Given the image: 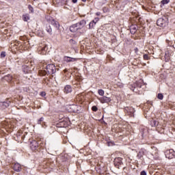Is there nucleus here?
<instances>
[{
    "label": "nucleus",
    "mask_w": 175,
    "mask_h": 175,
    "mask_svg": "<svg viewBox=\"0 0 175 175\" xmlns=\"http://www.w3.org/2000/svg\"><path fill=\"white\" fill-rule=\"evenodd\" d=\"M86 24L87 22L85 20H81V21L71 25L70 27V32H77L79 35H81L82 33H84V31L81 29L85 27Z\"/></svg>",
    "instance_id": "obj_1"
},
{
    "label": "nucleus",
    "mask_w": 175,
    "mask_h": 175,
    "mask_svg": "<svg viewBox=\"0 0 175 175\" xmlns=\"http://www.w3.org/2000/svg\"><path fill=\"white\" fill-rule=\"evenodd\" d=\"M44 69L40 70L38 74L40 76H46V75H54L57 72V68L54 64H45L43 66Z\"/></svg>",
    "instance_id": "obj_2"
},
{
    "label": "nucleus",
    "mask_w": 175,
    "mask_h": 175,
    "mask_svg": "<svg viewBox=\"0 0 175 175\" xmlns=\"http://www.w3.org/2000/svg\"><path fill=\"white\" fill-rule=\"evenodd\" d=\"M44 146V144L42 141L33 140L30 142V148L34 152L40 151V149L43 148Z\"/></svg>",
    "instance_id": "obj_3"
},
{
    "label": "nucleus",
    "mask_w": 175,
    "mask_h": 175,
    "mask_svg": "<svg viewBox=\"0 0 175 175\" xmlns=\"http://www.w3.org/2000/svg\"><path fill=\"white\" fill-rule=\"evenodd\" d=\"M69 124H70V122L68 119H65V120L60 121L59 123L56 124V125H53L52 126V128H54L55 131L56 132H58L59 128H66V126H68V125H69Z\"/></svg>",
    "instance_id": "obj_4"
},
{
    "label": "nucleus",
    "mask_w": 175,
    "mask_h": 175,
    "mask_svg": "<svg viewBox=\"0 0 175 175\" xmlns=\"http://www.w3.org/2000/svg\"><path fill=\"white\" fill-rule=\"evenodd\" d=\"M4 79L6 80V81H8V83H10V81L15 83V84H18L20 83L18 78L16 76L12 77V75H8L4 77Z\"/></svg>",
    "instance_id": "obj_5"
},
{
    "label": "nucleus",
    "mask_w": 175,
    "mask_h": 175,
    "mask_svg": "<svg viewBox=\"0 0 175 175\" xmlns=\"http://www.w3.org/2000/svg\"><path fill=\"white\" fill-rule=\"evenodd\" d=\"M12 47H15L16 50H25V48L23 45V42L18 40H15L12 44Z\"/></svg>",
    "instance_id": "obj_6"
},
{
    "label": "nucleus",
    "mask_w": 175,
    "mask_h": 175,
    "mask_svg": "<svg viewBox=\"0 0 175 175\" xmlns=\"http://www.w3.org/2000/svg\"><path fill=\"white\" fill-rule=\"evenodd\" d=\"M157 25L158 27H166V25H167V18H159L157 21Z\"/></svg>",
    "instance_id": "obj_7"
},
{
    "label": "nucleus",
    "mask_w": 175,
    "mask_h": 175,
    "mask_svg": "<svg viewBox=\"0 0 175 175\" xmlns=\"http://www.w3.org/2000/svg\"><path fill=\"white\" fill-rule=\"evenodd\" d=\"M81 80H83L81 77L76 76L75 80L72 81V85H77L75 86V88H81V86L80 85V82Z\"/></svg>",
    "instance_id": "obj_8"
},
{
    "label": "nucleus",
    "mask_w": 175,
    "mask_h": 175,
    "mask_svg": "<svg viewBox=\"0 0 175 175\" xmlns=\"http://www.w3.org/2000/svg\"><path fill=\"white\" fill-rule=\"evenodd\" d=\"M46 20L50 23L55 28H59V23L54 19L53 18H51L50 16H46Z\"/></svg>",
    "instance_id": "obj_9"
},
{
    "label": "nucleus",
    "mask_w": 175,
    "mask_h": 175,
    "mask_svg": "<svg viewBox=\"0 0 175 175\" xmlns=\"http://www.w3.org/2000/svg\"><path fill=\"white\" fill-rule=\"evenodd\" d=\"M24 137H25V134H23V132H16V133L14 135V139L16 141L23 140Z\"/></svg>",
    "instance_id": "obj_10"
},
{
    "label": "nucleus",
    "mask_w": 175,
    "mask_h": 175,
    "mask_svg": "<svg viewBox=\"0 0 175 175\" xmlns=\"http://www.w3.org/2000/svg\"><path fill=\"white\" fill-rule=\"evenodd\" d=\"M113 165L118 169H120V166L122 165V159L121 157L115 158L113 161Z\"/></svg>",
    "instance_id": "obj_11"
},
{
    "label": "nucleus",
    "mask_w": 175,
    "mask_h": 175,
    "mask_svg": "<svg viewBox=\"0 0 175 175\" xmlns=\"http://www.w3.org/2000/svg\"><path fill=\"white\" fill-rule=\"evenodd\" d=\"M10 105V101L6 100L3 102H0V110H5V109H8Z\"/></svg>",
    "instance_id": "obj_12"
},
{
    "label": "nucleus",
    "mask_w": 175,
    "mask_h": 175,
    "mask_svg": "<svg viewBox=\"0 0 175 175\" xmlns=\"http://www.w3.org/2000/svg\"><path fill=\"white\" fill-rule=\"evenodd\" d=\"M165 157L166 158H168V159H173V158L174 157V150H173L172 149L167 150L165 152Z\"/></svg>",
    "instance_id": "obj_13"
},
{
    "label": "nucleus",
    "mask_w": 175,
    "mask_h": 175,
    "mask_svg": "<svg viewBox=\"0 0 175 175\" xmlns=\"http://www.w3.org/2000/svg\"><path fill=\"white\" fill-rule=\"evenodd\" d=\"M12 169H14L15 172H20L23 169L21 167V165H20V163H12Z\"/></svg>",
    "instance_id": "obj_14"
},
{
    "label": "nucleus",
    "mask_w": 175,
    "mask_h": 175,
    "mask_svg": "<svg viewBox=\"0 0 175 175\" xmlns=\"http://www.w3.org/2000/svg\"><path fill=\"white\" fill-rule=\"evenodd\" d=\"M64 94H70L73 91V89L72 88V86L70 85H66L64 90H63Z\"/></svg>",
    "instance_id": "obj_15"
},
{
    "label": "nucleus",
    "mask_w": 175,
    "mask_h": 175,
    "mask_svg": "<svg viewBox=\"0 0 175 175\" xmlns=\"http://www.w3.org/2000/svg\"><path fill=\"white\" fill-rule=\"evenodd\" d=\"M47 45H44L42 47L39 48V53L42 55H44L47 53Z\"/></svg>",
    "instance_id": "obj_16"
},
{
    "label": "nucleus",
    "mask_w": 175,
    "mask_h": 175,
    "mask_svg": "<svg viewBox=\"0 0 175 175\" xmlns=\"http://www.w3.org/2000/svg\"><path fill=\"white\" fill-rule=\"evenodd\" d=\"M85 100V95L84 93H81L77 96V100L79 102H84Z\"/></svg>",
    "instance_id": "obj_17"
},
{
    "label": "nucleus",
    "mask_w": 175,
    "mask_h": 175,
    "mask_svg": "<svg viewBox=\"0 0 175 175\" xmlns=\"http://www.w3.org/2000/svg\"><path fill=\"white\" fill-rule=\"evenodd\" d=\"M37 124L42 125V128H46V122H44V118L42 117L37 120Z\"/></svg>",
    "instance_id": "obj_18"
},
{
    "label": "nucleus",
    "mask_w": 175,
    "mask_h": 175,
    "mask_svg": "<svg viewBox=\"0 0 175 175\" xmlns=\"http://www.w3.org/2000/svg\"><path fill=\"white\" fill-rule=\"evenodd\" d=\"M98 100L101 103H109V102H110V98L107 96L100 97Z\"/></svg>",
    "instance_id": "obj_19"
},
{
    "label": "nucleus",
    "mask_w": 175,
    "mask_h": 175,
    "mask_svg": "<svg viewBox=\"0 0 175 175\" xmlns=\"http://www.w3.org/2000/svg\"><path fill=\"white\" fill-rule=\"evenodd\" d=\"M130 31H131V33H132V35H135V33H136V31H137V25H132L130 27Z\"/></svg>",
    "instance_id": "obj_20"
},
{
    "label": "nucleus",
    "mask_w": 175,
    "mask_h": 175,
    "mask_svg": "<svg viewBox=\"0 0 175 175\" xmlns=\"http://www.w3.org/2000/svg\"><path fill=\"white\" fill-rule=\"evenodd\" d=\"M64 60L66 61V62H76V61H77V59L66 56L64 57Z\"/></svg>",
    "instance_id": "obj_21"
},
{
    "label": "nucleus",
    "mask_w": 175,
    "mask_h": 175,
    "mask_svg": "<svg viewBox=\"0 0 175 175\" xmlns=\"http://www.w3.org/2000/svg\"><path fill=\"white\" fill-rule=\"evenodd\" d=\"M23 72L27 75V73H29L31 72V69L29 68V66L24 65L23 66Z\"/></svg>",
    "instance_id": "obj_22"
},
{
    "label": "nucleus",
    "mask_w": 175,
    "mask_h": 175,
    "mask_svg": "<svg viewBox=\"0 0 175 175\" xmlns=\"http://www.w3.org/2000/svg\"><path fill=\"white\" fill-rule=\"evenodd\" d=\"M70 109H71L72 113H79V107L76 105H70Z\"/></svg>",
    "instance_id": "obj_23"
},
{
    "label": "nucleus",
    "mask_w": 175,
    "mask_h": 175,
    "mask_svg": "<svg viewBox=\"0 0 175 175\" xmlns=\"http://www.w3.org/2000/svg\"><path fill=\"white\" fill-rule=\"evenodd\" d=\"M45 29L46 32L49 33V35H53V29H51V26H50V25H46Z\"/></svg>",
    "instance_id": "obj_24"
},
{
    "label": "nucleus",
    "mask_w": 175,
    "mask_h": 175,
    "mask_svg": "<svg viewBox=\"0 0 175 175\" xmlns=\"http://www.w3.org/2000/svg\"><path fill=\"white\" fill-rule=\"evenodd\" d=\"M159 124V122L158 120H152L150 121V125H152V126H158Z\"/></svg>",
    "instance_id": "obj_25"
},
{
    "label": "nucleus",
    "mask_w": 175,
    "mask_h": 175,
    "mask_svg": "<svg viewBox=\"0 0 175 175\" xmlns=\"http://www.w3.org/2000/svg\"><path fill=\"white\" fill-rule=\"evenodd\" d=\"M130 88L131 91H133V92H135L136 94H139V88L136 86H133V85H131Z\"/></svg>",
    "instance_id": "obj_26"
},
{
    "label": "nucleus",
    "mask_w": 175,
    "mask_h": 175,
    "mask_svg": "<svg viewBox=\"0 0 175 175\" xmlns=\"http://www.w3.org/2000/svg\"><path fill=\"white\" fill-rule=\"evenodd\" d=\"M96 25V23H95V21H92L89 23V29H94V28H95Z\"/></svg>",
    "instance_id": "obj_27"
},
{
    "label": "nucleus",
    "mask_w": 175,
    "mask_h": 175,
    "mask_svg": "<svg viewBox=\"0 0 175 175\" xmlns=\"http://www.w3.org/2000/svg\"><path fill=\"white\" fill-rule=\"evenodd\" d=\"M133 87H137V88H142V85L143 83L142 82L137 81L136 83L133 84Z\"/></svg>",
    "instance_id": "obj_28"
},
{
    "label": "nucleus",
    "mask_w": 175,
    "mask_h": 175,
    "mask_svg": "<svg viewBox=\"0 0 175 175\" xmlns=\"http://www.w3.org/2000/svg\"><path fill=\"white\" fill-rule=\"evenodd\" d=\"M22 18L23 21H28L29 20V14H25L22 16Z\"/></svg>",
    "instance_id": "obj_29"
},
{
    "label": "nucleus",
    "mask_w": 175,
    "mask_h": 175,
    "mask_svg": "<svg viewBox=\"0 0 175 175\" xmlns=\"http://www.w3.org/2000/svg\"><path fill=\"white\" fill-rule=\"evenodd\" d=\"M59 2L62 3V5H68L69 0H59Z\"/></svg>",
    "instance_id": "obj_30"
},
{
    "label": "nucleus",
    "mask_w": 175,
    "mask_h": 175,
    "mask_svg": "<svg viewBox=\"0 0 175 175\" xmlns=\"http://www.w3.org/2000/svg\"><path fill=\"white\" fill-rule=\"evenodd\" d=\"M98 94L100 95V96H103L105 95V91L103 90L100 89L98 90Z\"/></svg>",
    "instance_id": "obj_31"
},
{
    "label": "nucleus",
    "mask_w": 175,
    "mask_h": 175,
    "mask_svg": "<svg viewBox=\"0 0 175 175\" xmlns=\"http://www.w3.org/2000/svg\"><path fill=\"white\" fill-rule=\"evenodd\" d=\"M28 9L29 10V13H33V7H32V5H28Z\"/></svg>",
    "instance_id": "obj_32"
},
{
    "label": "nucleus",
    "mask_w": 175,
    "mask_h": 175,
    "mask_svg": "<svg viewBox=\"0 0 175 175\" xmlns=\"http://www.w3.org/2000/svg\"><path fill=\"white\" fill-rule=\"evenodd\" d=\"M169 2H170V0H162L161 1L162 5H167V3H169Z\"/></svg>",
    "instance_id": "obj_33"
},
{
    "label": "nucleus",
    "mask_w": 175,
    "mask_h": 175,
    "mask_svg": "<svg viewBox=\"0 0 175 175\" xmlns=\"http://www.w3.org/2000/svg\"><path fill=\"white\" fill-rule=\"evenodd\" d=\"M143 58L146 61H148V59H150V57H148V55H147V54H144V56H143Z\"/></svg>",
    "instance_id": "obj_34"
},
{
    "label": "nucleus",
    "mask_w": 175,
    "mask_h": 175,
    "mask_svg": "<svg viewBox=\"0 0 175 175\" xmlns=\"http://www.w3.org/2000/svg\"><path fill=\"white\" fill-rule=\"evenodd\" d=\"M157 98H158V99H160V100H162V99H163V94L159 93V94L157 95Z\"/></svg>",
    "instance_id": "obj_35"
},
{
    "label": "nucleus",
    "mask_w": 175,
    "mask_h": 175,
    "mask_svg": "<svg viewBox=\"0 0 175 175\" xmlns=\"http://www.w3.org/2000/svg\"><path fill=\"white\" fill-rule=\"evenodd\" d=\"M6 57V52L2 51L1 53V58H5Z\"/></svg>",
    "instance_id": "obj_36"
},
{
    "label": "nucleus",
    "mask_w": 175,
    "mask_h": 175,
    "mask_svg": "<svg viewBox=\"0 0 175 175\" xmlns=\"http://www.w3.org/2000/svg\"><path fill=\"white\" fill-rule=\"evenodd\" d=\"M103 10L104 13H107L109 11V10L107 7H104L103 8Z\"/></svg>",
    "instance_id": "obj_37"
},
{
    "label": "nucleus",
    "mask_w": 175,
    "mask_h": 175,
    "mask_svg": "<svg viewBox=\"0 0 175 175\" xmlns=\"http://www.w3.org/2000/svg\"><path fill=\"white\" fill-rule=\"evenodd\" d=\"M92 111H98V107L97 106H93L92 107Z\"/></svg>",
    "instance_id": "obj_38"
},
{
    "label": "nucleus",
    "mask_w": 175,
    "mask_h": 175,
    "mask_svg": "<svg viewBox=\"0 0 175 175\" xmlns=\"http://www.w3.org/2000/svg\"><path fill=\"white\" fill-rule=\"evenodd\" d=\"M117 126H118L117 124H115V125L112 126V127H111V131H112V132H114V131H117V130L114 129V128H117Z\"/></svg>",
    "instance_id": "obj_39"
},
{
    "label": "nucleus",
    "mask_w": 175,
    "mask_h": 175,
    "mask_svg": "<svg viewBox=\"0 0 175 175\" xmlns=\"http://www.w3.org/2000/svg\"><path fill=\"white\" fill-rule=\"evenodd\" d=\"M40 95L42 96V98H44V96H46V92H41Z\"/></svg>",
    "instance_id": "obj_40"
},
{
    "label": "nucleus",
    "mask_w": 175,
    "mask_h": 175,
    "mask_svg": "<svg viewBox=\"0 0 175 175\" xmlns=\"http://www.w3.org/2000/svg\"><path fill=\"white\" fill-rule=\"evenodd\" d=\"M92 21H94V23L96 24V23H98V21H99V18L96 17Z\"/></svg>",
    "instance_id": "obj_41"
},
{
    "label": "nucleus",
    "mask_w": 175,
    "mask_h": 175,
    "mask_svg": "<svg viewBox=\"0 0 175 175\" xmlns=\"http://www.w3.org/2000/svg\"><path fill=\"white\" fill-rule=\"evenodd\" d=\"M140 175H147V172L146 171H142Z\"/></svg>",
    "instance_id": "obj_42"
},
{
    "label": "nucleus",
    "mask_w": 175,
    "mask_h": 175,
    "mask_svg": "<svg viewBox=\"0 0 175 175\" xmlns=\"http://www.w3.org/2000/svg\"><path fill=\"white\" fill-rule=\"evenodd\" d=\"M134 51H135V53H137V52L139 51V49L135 48V49H134Z\"/></svg>",
    "instance_id": "obj_43"
},
{
    "label": "nucleus",
    "mask_w": 175,
    "mask_h": 175,
    "mask_svg": "<svg viewBox=\"0 0 175 175\" xmlns=\"http://www.w3.org/2000/svg\"><path fill=\"white\" fill-rule=\"evenodd\" d=\"M72 3H77V0H72Z\"/></svg>",
    "instance_id": "obj_44"
},
{
    "label": "nucleus",
    "mask_w": 175,
    "mask_h": 175,
    "mask_svg": "<svg viewBox=\"0 0 175 175\" xmlns=\"http://www.w3.org/2000/svg\"><path fill=\"white\" fill-rule=\"evenodd\" d=\"M69 70H68L67 68H66V69L64 70V73H66L67 72H69Z\"/></svg>",
    "instance_id": "obj_45"
},
{
    "label": "nucleus",
    "mask_w": 175,
    "mask_h": 175,
    "mask_svg": "<svg viewBox=\"0 0 175 175\" xmlns=\"http://www.w3.org/2000/svg\"><path fill=\"white\" fill-rule=\"evenodd\" d=\"M96 15L100 16V12H96Z\"/></svg>",
    "instance_id": "obj_46"
},
{
    "label": "nucleus",
    "mask_w": 175,
    "mask_h": 175,
    "mask_svg": "<svg viewBox=\"0 0 175 175\" xmlns=\"http://www.w3.org/2000/svg\"><path fill=\"white\" fill-rule=\"evenodd\" d=\"M107 143L108 146H110V142L109 141H108Z\"/></svg>",
    "instance_id": "obj_47"
},
{
    "label": "nucleus",
    "mask_w": 175,
    "mask_h": 175,
    "mask_svg": "<svg viewBox=\"0 0 175 175\" xmlns=\"http://www.w3.org/2000/svg\"><path fill=\"white\" fill-rule=\"evenodd\" d=\"M64 9H68V7H66V5L64 6Z\"/></svg>",
    "instance_id": "obj_48"
},
{
    "label": "nucleus",
    "mask_w": 175,
    "mask_h": 175,
    "mask_svg": "<svg viewBox=\"0 0 175 175\" xmlns=\"http://www.w3.org/2000/svg\"><path fill=\"white\" fill-rule=\"evenodd\" d=\"M131 110L132 111L131 112H133L135 109H133V108H131Z\"/></svg>",
    "instance_id": "obj_49"
},
{
    "label": "nucleus",
    "mask_w": 175,
    "mask_h": 175,
    "mask_svg": "<svg viewBox=\"0 0 175 175\" xmlns=\"http://www.w3.org/2000/svg\"><path fill=\"white\" fill-rule=\"evenodd\" d=\"M82 2H87V0H81Z\"/></svg>",
    "instance_id": "obj_50"
},
{
    "label": "nucleus",
    "mask_w": 175,
    "mask_h": 175,
    "mask_svg": "<svg viewBox=\"0 0 175 175\" xmlns=\"http://www.w3.org/2000/svg\"><path fill=\"white\" fill-rule=\"evenodd\" d=\"M70 42H75V40H70Z\"/></svg>",
    "instance_id": "obj_51"
},
{
    "label": "nucleus",
    "mask_w": 175,
    "mask_h": 175,
    "mask_svg": "<svg viewBox=\"0 0 175 175\" xmlns=\"http://www.w3.org/2000/svg\"><path fill=\"white\" fill-rule=\"evenodd\" d=\"M108 61H110V58L108 57Z\"/></svg>",
    "instance_id": "obj_52"
},
{
    "label": "nucleus",
    "mask_w": 175,
    "mask_h": 175,
    "mask_svg": "<svg viewBox=\"0 0 175 175\" xmlns=\"http://www.w3.org/2000/svg\"><path fill=\"white\" fill-rule=\"evenodd\" d=\"M110 144H113V142H111Z\"/></svg>",
    "instance_id": "obj_53"
}]
</instances>
